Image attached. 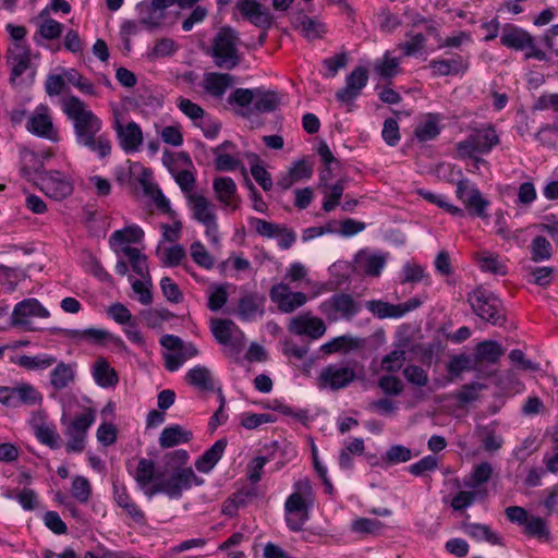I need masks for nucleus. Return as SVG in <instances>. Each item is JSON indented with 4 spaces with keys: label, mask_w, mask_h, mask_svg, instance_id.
<instances>
[{
    "label": "nucleus",
    "mask_w": 558,
    "mask_h": 558,
    "mask_svg": "<svg viewBox=\"0 0 558 558\" xmlns=\"http://www.w3.org/2000/svg\"><path fill=\"white\" fill-rule=\"evenodd\" d=\"M473 312L482 319L497 326L504 325L506 315L501 301L492 292L476 288L468 295Z\"/></svg>",
    "instance_id": "nucleus-7"
},
{
    "label": "nucleus",
    "mask_w": 558,
    "mask_h": 558,
    "mask_svg": "<svg viewBox=\"0 0 558 558\" xmlns=\"http://www.w3.org/2000/svg\"><path fill=\"white\" fill-rule=\"evenodd\" d=\"M269 295L282 313H292L307 302L305 293L292 292L290 287L283 282L272 286Z\"/></svg>",
    "instance_id": "nucleus-14"
},
{
    "label": "nucleus",
    "mask_w": 558,
    "mask_h": 558,
    "mask_svg": "<svg viewBox=\"0 0 558 558\" xmlns=\"http://www.w3.org/2000/svg\"><path fill=\"white\" fill-rule=\"evenodd\" d=\"M34 428L35 435L41 444L50 447L51 449H58L60 447V435L57 433L53 425L37 424Z\"/></svg>",
    "instance_id": "nucleus-50"
},
{
    "label": "nucleus",
    "mask_w": 558,
    "mask_h": 558,
    "mask_svg": "<svg viewBox=\"0 0 558 558\" xmlns=\"http://www.w3.org/2000/svg\"><path fill=\"white\" fill-rule=\"evenodd\" d=\"M256 95H258L256 88H236L228 97V102L235 104L240 107H247L254 102Z\"/></svg>",
    "instance_id": "nucleus-60"
},
{
    "label": "nucleus",
    "mask_w": 558,
    "mask_h": 558,
    "mask_svg": "<svg viewBox=\"0 0 558 558\" xmlns=\"http://www.w3.org/2000/svg\"><path fill=\"white\" fill-rule=\"evenodd\" d=\"M428 68L433 70L434 76H448L465 72L469 63L461 56H456L449 60H432Z\"/></svg>",
    "instance_id": "nucleus-28"
},
{
    "label": "nucleus",
    "mask_w": 558,
    "mask_h": 558,
    "mask_svg": "<svg viewBox=\"0 0 558 558\" xmlns=\"http://www.w3.org/2000/svg\"><path fill=\"white\" fill-rule=\"evenodd\" d=\"M294 492L284 502L286 523L293 531L299 532L308 520V510L313 505V488L308 478L294 483Z\"/></svg>",
    "instance_id": "nucleus-3"
},
{
    "label": "nucleus",
    "mask_w": 558,
    "mask_h": 558,
    "mask_svg": "<svg viewBox=\"0 0 558 558\" xmlns=\"http://www.w3.org/2000/svg\"><path fill=\"white\" fill-rule=\"evenodd\" d=\"M64 76L70 84L78 88L82 93L87 95L96 94L94 85L84 78L76 70L71 69L65 71Z\"/></svg>",
    "instance_id": "nucleus-59"
},
{
    "label": "nucleus",
    "mask_w": 558,
    "mask_h": 558,
    "mask_svg": "<svg viewBox=\"0 0 558 558\" xmlns=\"http://www.w3.org/2000/svg\"><path fill=\"white\" fill-rule=\"evenodd\" d=\"M10 361L27 371H37L50 367L57 361V359L50 354H37L34 356L12 355Z\"/></svg>",
    "instance_id": "nucleus-33"
},
{
    "label": "nucleus",
    "mask_w": 558,
    "mask_h": 558,
    "mask_svg": "<svg viewBox=\"0 0 558 558\" xmlns=\"http://www.w3.org/2000/svg\"><path fill=\"white\" fill-rule=\"evenodd\" d=\"M211 332L217 341L231 349H242L243 333L236 325L230 319H216L211 322Z\"/></svg>",
    "instance_id": "nucleus-18"
},
{
    "label": "nucleus",
    "mask_w": 558,
    "mask_h": 558,
    "mask_svg": "<svg viewBox=\"0 0 558 558\" xmlns=\"http://www.w3.org/2000/svg\"><path fill=\"white\" fill-rule=\"evenodd\" d=\"M365 307L378 318H400L397 304H390L381 300H371L365 303Z\"/></svg>",
    "instance_id": "nucleus-47"
},
{
    "label": "nucleus",
    "mask_w": 558,
    "mask_h": 558,
    "mask_svg": "<svg viewBox=\"0 0 558 558\" xmlns=\"http://www.w3.org/2000/svg\"><path fill=\"white\" fill-rule=\"evenodd\" d=\"M387 263V256L380 253L360 251L355 264L360 270L371 277H378Z\"/></svg>",
    "instance_id": "nucleus-24"
},
{
    "label": "nucleus",
    "mask_w": 558,
    "mask_h": 558,
    "mask_svg": "<svg viewBox=\"0 0 558 558\" xmlns=\"http://www.w3.org/2000/svg\"><path fill=\"white\" fill-rule=\"evenodd\" d=\"M499 136L492 125L474 130L463 141L456 144L457 156L460 159L475 157V155H486L493 147L498 145Z\"/></svg>",
    "instance_id": "nucleus-8"
},
{
    "label": "nucleus",
    "mask_w": 558,
    "mask_h": 558,
    "mask_svg": "<svg viewBox=\"0 0 558 558\" xmlns=\"http://www.w3.org/2000/svg\"><path fill=\"white\" fill-rule=\"evenodd\" d=\"M465 532L476 541H486L492 545H500L501 538L486 524L472 523L466 525Z\"/></svg>",
    "instance_id": "nucleus-46"
},
{
    "label": "nucleus",
    "mask_w": 558,
    "mask_h": 558,
    "mask_svg": "<svg viewBox=\"0 0 558 558\" xmlns=\"http://www.w3.org/2000/svg\"><path fill=\"white\" fill-rule=\"evenodd\" d=\"M471 197L463 204L470 215L480 218L487 217L489 201L484 198L480 190H473Z\"/></svg>",
    "instance_id": "nucleus-49"
},
{
    "label": "nucleus",
    "mask_w": 558,
    "mask_h": 558,
    "mask_svg": "<svg viewBox=\"0 0 558 558\" xmlns=\"http://www.w3.org/2000/svg\"><path fill=\"white\" fill-rule=\"evenodd\" d=\"M481 383L465 384L456 393V399L462 403H470L478 399V392L484 389Z\"/></svg>",
    "instance_id": "nucleus-63"
},
{
    "label": "nucleus",
    "mask_w": 558,
    "mask_h": 558,
    "mask_svg": "<svg viewBox=\"0 0 558 558\" xmlns=\"http://www.w3.org/2000/svg\"><path fill=\"white\" fill-rule=\"evenodd\" d=\"M144 238V231L138 226H129L121 230H116L109 239L111 246L125 243H138Z\"/></svg>",
    "instance_id": "nucleus-41"
},
{
    "label": "nucleus",
    "mask_w": 558,
    "mask_h": 558,
    "mask_svg": "<svg viewBox=\"0 0 558 558\" xmlns=\"http://www.w3.org/2000/svg\"><path fill=\"white\" fill-rule=\"evenodd\" d=\"M214 191L219 202L226 206H231L236 195V184L229 177H219L214 180Z\"/></svg>",
    "instance_id": "nucleus-36"
},
{
    "label": "nucleus",
    "mask_w": 558,
    "mask_h": 558,
    "mask_svg": "<svg viewBox=\"0 0 558 558\" xmlns=\"http://www.w3.org/2000/svg\"><path fill=\"white\" fill-rule=\"evenodd\" d=\"M186 381L203 391H213L210 371L206 366L197 365L186 373Z\"/></svg>",
    "instance_id": "nucleus-37"
},
{
    "label": "nucleus",
    "mask_w": 558,
    "mask_h": 558,
    "mask_svg": "<svg viewBox=\"0 0 558 558\" xmlns=\"http://www.w3.org/2000/svg\"><path fill=\"white\" fill-rule=\"evenodd\" d=\"M294 27L302 32V34L310 40L318 39L326 33L325 26L318 20L310 17L305 14H300L295 17Z\"/></svg>",
    "instance_id": "nucleus-31"
},
{
    "label": "nucleus",
    "mask_w": 558,
    "mask_h": 558,
    "mask_svg": "<svg viewBox=\"0 0 558 558\" xmlns=\"http://www.w3.org/2000/svg\"><path fill=\"white\" fill-rule=\"evenodd\" d=\"M227 445V438H220L216 440L210 448L205 450V452L196 459V470L202 473L210 472L218 463V461L222 458Z\"/></svg>",
    "instance_id": "nucleus-26"
},
{
    "label": "nucleus",
    "mask_w": 558,
    "mask_h": 558,
    "mask_svg": "<svg viewBox=\"0 0 558 558\" xmlns=\"http://www.w3.org/2000/svg\"><path fill=\"white\" fill-rule=\"evenodd\" d=\"M198 351H163L165 368L177 372L187 360L197 355Z\"/></svg>",
    "instance_id": "nucleus-48"
},
{
    "label": "nucleus",
    "mask_w": 558,
    "mask_h": 558,
    "mask_svg": "<svg viewBox=\"0 0 558 558\" xmlns=\"http://www.w3.org/2000/svg\"><path fill=\"white\" fill-rule=\"evenodd\" d=\"M440 130L438 116L428 113L425 119L416 125L414 134L418 142L423 143L435 140L439 135Z\"/></svg>",
    "instance_id": "nucleus-34"
},
{
    "label": "nucleus",
    "mask_w": 558,
    "mask_h": 558,
    "mask_svg": "<svg viewBox=\"0 0 558 558\" xmlns=\"http://www.w3.org/2000/svg\"><path fill=\"white\" fill-rule=\"evenodd\" d=\"M276 416L270 413H243L241 416V426L246 429H255L263 424L274 423Z\"/></svg>",
    "instance_id": "nucleus-55"
},
{
    "label": "nucleus",
    "mask_w": 558,
    "mask_h": 558,
    "mask_svg": "<svg viewBox=\"0 0 558 558\" xmlns=\"http://www.w3.org/2000/svg\"><path fill=\"white\" fill-rule=\"evenodd\" d=\"M92 375L95 383L101 388H111L119 383L118 373L104 357L96 360L92 367Z\"/></svg>",
    "instance_id": "nucleus-29"
},
{
    "label": "nucleus",
    "mask_w": 558,
    "mask_h": 558,
    "mask_svg": "<svg viewBox=\"0 0 558 558\" xmlns=\"http://www.w3.org/2000/svg\"><path fill=\"white\" fill-rule=\"evenodd\" d=\"M74 377L72 365L60 362L50 373V384L54 389L62 390L74 381Z\"/></svg>",
    "instance_id": "nucleus-39"
},
{
    "label": "nucleus",
    "mask_w": 558,
    "mask_h": 558,
    "mask_svg": "<svg viewBox=\"0 0 558 558\" xmlns=\"http://www.w3.org/2000/svg\"><path fill=\"white\" fill-rule=\"evenodd\" d=\"M178 108L184 113L186 117H189L193 121H197L198 119H203L205 116L204 109L191 101L187 98L179 97L177 100Z\"/></svg>",
    "instance_id": "nucleus-62"
},
{
    "label": "nucleus",
    "mask_w": 558,
    "mask_h": 558,
    "mask_svg": "<svg viewBox=\"0 0 558 558\" xmlns=\"http://www.w3.org/2000/svg\"><path fill=\"white\" fill-rule=\"evenodd\" d=\"M66 336L74 345H95V347H114L120 348L123 341L100 328H87L84 330H66Z\"/></svg>",
    "instance_id": "nucleus-12"
},
{
    "label": "nucleus",
    "mask_w": 558,
    "mask_h": 558,
    "mask_svg": "<svg viewBox=\"0 0 558 558\" xmlns=\"http://www.w3.org/2000/svg\"><path fill=\"white\" fill-rule=\"evenodd\" d=\"M62 111L73 123L75 142L78 146L96 154L100 159L111 154V142L101 133V120L76 96L62 99Z\"/></svg>",
    "instance_id": "nucleus-1"
},
{
    "label": "nucleus",
    "mask_w": 558,
    "mask_h": 558,
    "mask_svg": "<svg viewBox=\"0 0 558 558\" xmlns=\"http://www.w3.org/2000/svg\"><path fill=\"white\" fill-rule=\"evenodd\" d=\"M113 128L119 145L126 154L138 150L143 143V133L136 122L131 121L126 125H122L120 121L117 120Z\"/></svg>",
    "instance_id": "nucleus-20"
},
{
    "label": "nucleus",
    "mask_w": 558,
    "mask_h": 558,
    "mask_svg": "<svg viewBox=\"0 0 558 558\" xmlns=\"http://www.w3.org/2000/svg\"><path fill=\"white\" fill-rule=\"evenodd\" d=\"M113 498L116 504L137 524L144 525L146 517L144 511L134 502L124 486L113 485Z\"/></svg>",
    "instance_id": "nucleus-23"
},
{
    "label": "nucleus",
    "mask_w": 558,
    "mask_h": 558,
    "mask_svg": "<svg viewBox=\"0 0 558 558\" xmlns=\"http://www.w3.org/2000/svg\"><path fill=\"white\" fill-rule=\"evenodd\" d=\"M241 40L239 33L232 27L226 26L213 38L211 58L217 68L233 70L241 62V53L238 49Z\"/></svg>",
    "instance_id": "nucleus-4"
},
{
    "label": "nucleus",
    "mask_w": 558,
    "mask_h": 558,
    "mask_svg": "<svg viewBox=\"0 0 558 558\" xmlns=\"http://www.w3.org/2000/svg\"><path fill=\"white\" fill-rule=\"evenodd\" d=\"M5 59L10 68L9 81L14 84L31 69V48L28 45L12 44L7 50Z\"/></svg>",
    "instance_id": "nucleus-15"
},
{
    "label": "nucleus",
    "mask_w": 558,
    "mask_h": 558,
    "mask_svg": "<svg viewBox=\"0 0 558 558\" xmlns=\"http://www.w3.org/2000/svg\"><path fill=\"white\" fill-rule=\"evenodd\" d=\"M359 378L356 365L344 363L329 364L319 374V384L323 388L340 390L347 388Z\"/></svg>",
    "instance_id": "nucleus-10"
},
{
    "label": "nucleus",
    "mask_w": 558,
    "mask_h": 558,
    "mask_svg": "<svg viewBox=\"0 0 558 558\" xmlns=\"http://www.w3.org/2000/svg\"><path fill=\"white\" fill-rule=\"evenodd\" d=\"M493 474V468L489 462H482L474 466L473 471L463 484L468 488L476 489L481 485L487 483Z\"/></svg>",
    "instance_id": "nucleus-42"
},
{
    "label": "nucleus",
    "mask_w": 558,
    "mask_h": 558,
    "mask_svg": "<svg viewBox=\"0 0 558 558\" xmlns=\"http://www.w3.org/2000/svg\"><path fill=\"white\" fill-rule=\"evenodd\" d=\"M256 98L254 100L253 109L257 112H272L279 104L280 98L276 92H266L262 88H256Z\"/></svg>",
    "instance_id": "nucleus-45"
},
{
    "label": "nucleus",
    "mask_w": 558,
    "mask_h": 558,
    "mask_svg": "<svg viewBox=\"0 0 558 558\" xmlns=\"http://www.w3.org/2000/svg\"><path fill=\"white\" fill-rule=\"evenodd\" d=\"M234 77L229 73L208 72L204 74L203 87L211 96L221 98Z\"/></svg>",
    "instance_id": "nucleus-27"
},
{
    "label": "nucleus",
    "mask_w": 558,
    "mask_h": 558,
    "mask_svg": "<svg viewBox=\"0 0 558 558\" xmlns=\"http://www.w3.org/2000/svg\"><path fill=\"white\" fill-rule=\"evenodd\" d=\"M531 254L533 262L547 260L551 257V244L545 236L537 235L531 243Z\"/></svg>",
    "instance_id": "nucleus-53"
},
{
    "label": "nucleus",
    "mask_w": 558,
    "mask_h": 558,
    "mask_svg": "<svg viewBox=\"0 0 558 558\" xmlns=\"http://www.w3.org/2000/svg\"><path fill=\"white\" fill-rule=\"evenodd\" d=\"M327 328L324 320L313 316L311 313H303L291 318L289 331L296 336H306L311 339H319Z\"/></svg>",
    "instance_id": "nucleus-16"
},
{
    "label": "nucleus",
    "mask_w": 558,
    "mask_h": 558,
    "mask_svg": "<svg viewBox=\"0 0 558 558\" xmlns=\"http://www.w3.org/2000/svg\"><path fill=\"white\" fill-rule=\"evenodd\" d=\"M500 44L515 51H525L524 58L547 61L548 56L536 46L535 38L524 28L506 24L500 36Z\"/></svg>",
    "instance_id": "nucleus-6"
},
{
    "label": "nucleus",
    "mask_w": 558,
    "mask_h": 558,
    "mask_svg": "<svg viewBox=\"0 0 558 558\" xmlns=\"http://www.w3.org/2000/svg\"><path fill=\"white\" fill-rule=\"evenodd\" d=\"M72 495L81 504H86L92 495V487L89 481L81 475H77L72 481Z\"/></svg>",
    "instance_id": "nucleus-56"
},
{
    "label": "nucleus",
    "mask_w": 558,
    "mask_h": 558,
    "mask_svg": "<svg viewBox=\"0 0 558 558\" xmlns=\"http://www.w3.org/2000/svg\"><path fill=\"white\" fill-rule=\"evenodd\" d=\"M523 533L529 537H535L543 542L550 539V531L546 521L541 517L531 515L524 524Z\"/></svg>",
    "instance_id": "nucleus-43"
},
{
    "label": "nucleus",
    "mask_w": 558,
    "mask_h": 558,
    "mask_svg": "<svg viewBox=\"0 0 558 558\" xmlns=\"http://www.w3.org/2000/svg\"><path fill=\"white\" fill-rule=\"evenodd\" d=\"M190 459L189 452L184 449H177L170 451L163 457V464L166 471L175 472V470L185 469L184 465Z\"/></svg>",
    "instance_id": "nucleus-54"
},
{
    "label": "nucleus",
    "mask_w": 558,
    "mask_h": 558,
    "mask_svg": "<svg viewBox=\"0 0 558 558\" xmlns=\"http://www.w3.org/2000/svg\"><path fill=\"white\" fill-rule=\"evenodd\" d=\"M536 138L544 145L554 146L558 141V120L553 124L543 125L537 132Z\"/></svg>",
    "instance_id": "nucleus-64"
},
{
    "label": "nucleus",
    "mask_w": 558,
    "mask_h": 558,
    "mask_svg": "<svg viewBox=\"0 0 558 558\" xmlns=\"http://www.w3.org/2000/svg\"><path fill=\"white\" fill-rule=\"evenodd\" d=\"M266 299L257 293L243 295L238 303L236 314L242 320H255L263 316Z\"/></svg>",
    "instance_id": "nucleus-22"
},
{
    "label": "nucleus",
    "mask_w": 558,
    "mask_h": 558,
    "mask_svg": "<svg viewBox=\"0 0 558 558\" xmlns=\"http://www.w3.org/2000/svg\"><path fill=\"white\" fill-rule=\"evenodd\" d=\"M178 0H151L140 4L141 23L148 27H157L166 17V10Z\"/></svg>",
    "instance_id": "nucleus-21"
},
{
    "label": "nucleus",
    "mask_w": 558,
    "mask_h": 558,
    "mask_svg": "<svg viewBox=\"0 0 558 558\" xmlns=\"http://www.w3.org/2000/svg\"><path fill=\"white\" fill-rule=\"evenodd\" d=\"M236 9L258 28L269 29L275 22L269 9L256 0H239Z\"/></svg>",
    "instance_id": "nucleus-17"
},
{
    "label": "nucleus",
    "mask_w": 558,
    "mask_h": 558,
    "mask_svg": "<svg viewBox=\"0 0 558 558\" xmlns=\"http://www.w3.org/2000/svg\"><path fill=\"white\" fill-rule=\"evenodd\" d=\"M319 312L329 323L352 320L363 308V304L352 294L338 292L319 304Z\"/></svg>",
    "instance_id": "nucleus-5"
},
{
    "label": "nucleus",
    "mask_w": 558,
    "mask_h": 558,
    "mask_svg": "<svg viewBox=\"0 0 558 558\" xmlns=\"http://www.w3.org/2000/svg\"><path fill=\"white\" fill-rule=\"evenodd\" d=\"M49 315L48 310L37 299L29 298L15 304L9 319L13 327L32 330L33 318H47Z\"/></svg>",
    "instance_id": "nucleus-11"
},
{
    "label": "nucleus",
    "mask_w": 558,
    "mask_h": 558,
    "mask_svg": "<svg viewBox=\"0 0 558 558\" xmlns=\"http://www.w3.org/2000/svg\"><path fill=\"white\" fill-rule=\"evenodd\" d=\"M26 128L31 133L39 137L56 140L52 121L46 113H36L32 116L27 121Z\"/></svg>",
    "instance_id": "nucleus-32"
},
{
    "label": "nucleus",
    "mask_w": 558,
    "mask_h": 558,
    "mask_svg": "<svg viewBox=\"0 0 558 558\" xmlns=\"http://www.w3.org/2000/svg\"><path fill=\"white\" fill-rule=\"evenodd\" d=\"M368 72L364 66L354 68L345 77V85L340 88L335 97L345 106L352 107L355 99L362 94L363 88L367 85Z\"/></svg>",
    "instance_id": "nucleus-13"
},
{
    "label": "nucleus",
    "mask_w": 558,
    "mask_h": 558,
    "mask_svg": "<svg viewBox=\"0 0 558 558\" xmlns=\"http://www.w3.org/2000/svg\"><path fill=\"white\" fill-rule=\"evenodd\" d=\"M193 439V433L180 424H172L162 429L159 435V446L163 449L187 444Z\"/></svg>",
    "instance_id": "nucleus-25"
},
{
    "label": "nucleus",
    "mask_w": 558,
    "mask_h": 558,
    "mask_svg": "<svg viewBox=\"0 0 558 558\" xmlns=\"http://www.w3.org/2000/svg\"><path fill=\"white\" fill-rule=\"evenodd\" d=\"M15 392H16V408L20 407L21 404L35 405L36 403H39L43 399L40 392L37 391L29 384H22L20 386H16Z\"/></svg>",
    "instance_id": "nucleus-52"
},
{
    "label": "nucleus",
    "mask_w": 558,
    "mask_h": 558,
    "mask_svg": "<svg viewBox=\"0 0 558 558\" xmlns=\"http://www.w3.org/2000/svg\"><path fill=\"white\" fill-rule=\"evenodd\" d=\"M438 468V459L435 456H425L409 466V472L414 476H423Z\"/></svg>",
    "instance_id": "nucleus-58"
},
{
    "label": "nucleus",
    "mask_w": 558,
    "mask_h": 558,
    "mask_svg": "<svg viewBox=\"0 0 558 558\" xmlns=\"http://www.w3.org/2000/svg\"><path fill=\"white\" fill-rule=\"evenodd\" d=\"M187 202L193 211V218L202 225L216 219L213 205L206 197L197 194H189Z\"/></svg>",
    "instance_id": "nucleus-30"
},
{
    "label": "nucleus",
    "mask_w": 558,
    "mask_h": 558,
    "mask_svg": "<svg viewBox=\"0 0 558 558\" xmlns=\"http://www.w3.org/2000/svg\"><path fill=\"white\" fill-rule=\"evenodd\" d=\"M398 65V60L390 58L388 52H386L383 60L375 64V71L384 78H391L397 74Z\"/></svg>",
    "instance_id": "nucleus-61"
},
{
    "label": "nucleus",
    "mask_w": 558,
    "mask_h": 558,
    "mask_svg": "<svg viewBox=\"0 0 558 558\" xmlns=\"http://www.w3.org/2000/svg\"><path fill=\"white\" fill-rule=\"evenodd\" d=\"M21 172L23 177L31 179L32 174H38L36 185L49 197L63 199L72 194V183L59 171H45L43 161L31 151L22 153Z\"/></svg>",
    "instance_id": "nucleus-2"
},
{
    "label": "nucleus",
    "mask_w": 558,
    "mask_h": 558,
    "mask_svg": "<svg viewBox=\"0 0 558 558\" xmlns=\"http://www.w3.org/2000/svg\"><path fill=\"white\" fill-rule=\"evenodd\" d=\"M190 250L193 260L198 266L205 269H211L214 267V257L207 252L199 241L194 242Z\"/></svg>",
    "instance_id": "nucleus-57"
},
{
    "label": "nucleus",
    "mask_w": 558,
    "mask_h": 558,
    "mask_svg": "<svg viewBox=\"0 0 558 558\" xmlns=\"http://www.w3.org/2000/svg\"><path fill=\"white\" fill-rule=\"evenodd\" d=\"M371 340H374L375 344H378V345L383 344V342L385 343V331L379 330L372 338H368V339L353 337L350 335H343V336L333 338L329 342L324 343L323 345H320L319 349H322V350L364 349V348L373 345Z\"/></svg>",
    "instance_id": "nucleus-19"
},
{
    "label": "nucleus",
    "mask_w": 558,
    "mask_h": 558,
    "mask_svg": "<svg viewBox=\"0 0 558 558\" xmlns=\"http://www.w3.org/2000/svg\"><path fill=\"white\" fill-rule=\"evenodd\" d=\"M95 420L96 411L92 408H87L82 414L74 417L66 429L86 435L89 427L95 423Z\"/></svg>",
    "instance_id": "nucleus-51"
},
{
    "label": "nucleus",
    "mask_w": 558,
    "mask_h": 558,
    "mask_svg": "<svg viewBox=\"0 0 558 558\" xmlns=\"http://www.w3.org/2000/svg\"><path fill=\"white\" fill-rule=\"evenodd\" d=\"M83 268L87 274L94 276L99 281L112 283V277L110 274L102 267L100 260L90 252H87L84 255Z\"/></svg>",
    "instance_id": "nucleus-44"
},
{
    "label": "nucleus",
    "mask_w": 558,
    "mask_h": 558,
    "mask_svg": "<svg viewBox=\"0 0 558 558\" xmlns=\"http://www.w3.org/2000/svg\"><path fill=\"white\" fill-rule=\"evenodd\" d=\"M204 478L197 476L192 468L175 470L168 478L158 481L151 488L150 494L162 493L170 499H180L184 490L193 486H202Z\"/></svg>",
    "instance_id": "nucleus-9"
},
{
    "label": "nucleus",
    "mask_w": 558,
    "mask_h": 558,
    "mask_svg": "<svg viewBox=\"0 0 558 558\" xmlns=\"http://www.w3.org/2000/svg\"><path fill=\"white\" fill-rule=\"evenodd\" d=\"M227 357L230 362L251 369L253 363H262L267 361L268 351H227Z\"/></svg>",
    "instance_id": "nucleus-35"
},
{
    "label": "nucleus",
    "mask_w": 558,
    "mask_h": 558,
    "mask_svg": "<svg viewBox=\"0 0 558 558\" xmlns=\"http://www.w3.org/2000/svg\"><path fill=\"white\" fill-rule=\"evenodd\" d=\"M122 252L129 257L132 270L144 280L149 278L147 257L136 247L124 246Z\"/></svg>",
    "instance_id": "nucleus-40"
},
{
    "label": "nucleus",
    "mask_w": 558,
    "mask_h": 558,
    "mask_svg": "<svg viewBox=\"0 0 558 558\" xmlns=\"http://www.w3.org/2000/svg\"><path fill=\"white\" fill-rule=\"evenodd\" d=\"M155 478L157 481L162 480L161 474L156 475L155 462L146 458L140 459L134 474V480L138 486L144 488L148 486Z\"/></svg>",
    "instance_id": "nucleus-38"
}]
</instances>
